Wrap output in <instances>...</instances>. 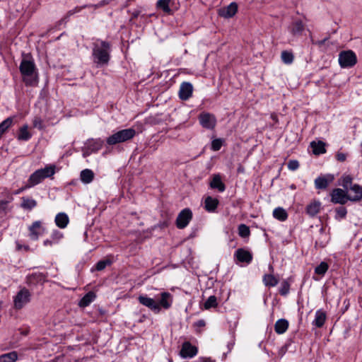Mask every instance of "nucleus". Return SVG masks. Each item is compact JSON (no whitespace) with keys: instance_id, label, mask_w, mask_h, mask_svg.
<instances>
[{"instance_id":"f257e3e1","label":"nucleus","mask_w":362,"mask_h":362,"mask_svg":"<svg viewBox=\"0 0 362 362\" xmlns=\"http://www.w3.org/2000/svg\"><path fill=\"white\" fill-rule=\"evenodd\" d=\"M110 45L107 42L96 40L93 43V59L98 66H103L110 60Z\"/></svg>"},{"instance_id":"f03ea898","label":"nucleus","mask_w":362,"mask_h":362,"mask_svg":"<svg viewBox=\"0 0 362 362\" xmlns=\"http://www.w3.org/2000/svg\"><path fill=\"white\" fill-rule=\"evenodd\" d=\"M19 69L23 76V81L26 86H34L37 85L38 82L37 73L33 61L23 59Z\"/></svg>"},{"instance_id":"7ed1b4c3","label":"nucleus","mask_w":362,"mask_h":362,"mask_svg":"<svg viewBox=\"0 0 362 362\" xmlns=\"http://www.w3.org/2000/svg\"><path fill=\"white\" fill-rule=\"evenodd\" d=\"M55 169L54 165H48L44 168L37 170L30 175L25 187H33L40 183L44 179L52 177L55 173Z\"/></svg>"},{"instance_id":"20e7f679","label":"nucleus","mask_w":362,"mask_h":362,"mask_svg":"<svg viewBox=\"0 0 362 362\" xmlns=\"http://www.w3.org/2000/svg\"><path fill=\"white\" fill-rule=\"evenodd\" d=\"M136 134L133 128H129L117 132L107 139L109 145H115L132 139Z\"/></svg>"},{"instance_id":"39448f33","label":"nucleus","mask_w":362,"mask_h":362,"mask_svg":"<svg viewBox=\"0 0 362 362\" xmlns=\"http://www.w3.org/2000/svg\"><path fill=\"white\" fill-rule=\"evenodd\" d=\"M356 62V55L351 50L343 51L339 54V63L341 68L352 67Z\"/></svg>"},{"instance_id":"423d86ee","label":"nucleus","mask_w":362,"mask_h":362,"mask_svg":"<svg viewBox=\"0 0 362 362\" xmlns=\"http://www.w3.org/2000/svg\"><path fill=\"white\" fill-rule=\"evenodd\" d=\"M31 294L30 291L23 288L21 289L13 297V306L15 309L20 310L23 308L30 300Z\"/></svg>"},{"instance_id":"0eeeda50","label":"nucleus","mask_w":362,"mask_h":362,"mask_svg":"<svg viewBox=\"0 0 362 362\" xmlns=\"http://www.w3.org/2000/svg\"><path fill=\"white\" fill-rule=\"evenodd\" d=\"M173 302V297L171 293L168 292H162L160 294V298H158V301H156V304L158 307L157 313L160 312L161 308L165 310L169 309L172 306Z\"/></svg>"},{"instance_id":"6e6552de","label":"nucleus","mask_w":362,"mask_h":362,"mask_svg":"<svg viewBox=\"0 0 362 362\" xmlns=\"http://www.w3.org/2000/svg\"><path fill=\"white\" fill-rule=\"evenodd\" d=\"M104 141L100 139H89L86 143V149L83 152V156H88L93 152L99 151L103 146Z\"/></svg>"},{"instance_id":"1a4fd4ad","label":"nucleus","mask_w":362,"mask_h":362,"mask_svg":"<svg viewBox=\"0 0 362 362\" xmlns=\"http://www.w3.org/2000/svg\"><path fill=\"white\" fill-rule=\"evenodd\" d=\"M192 218V213L189 209H185L178 214L176 225L178 228H185Z\"/></svg>"},{"instance_id":"9d476101","label":"nucleus","mask_w":362,"mask_h":362,"mask_svg":"<svg viewBox=\"0 0 362 362\" xmlns=\"http://www.w3.org/2000/svg\"><path fill=\"white\" fill-rule=\"evenodd\" d=\"M45 231V228L43 227L42 222L36 221L29 227L30 238L33 240H37Z\"/></svg>"},{"instance_id":"9b49d317","label":"nucleus","mask_w":362,"mask_h":362,"mask_svg":"<svg viewBox=\"0 0 362 362\" xmlns=\"http://www.w3.org/2000/svg\"><path fill=\"white\" fill-rule=\"evenodd\" d=\"M331 200L333 203L336 204H345L349 199L346 190H343L340 188L334 189L331 193Z\"/></svg>"},{"instance_id":"f8f14e48","label":"nucleus","mask_w":362,"mask_h":362,"mask_svg":"<svg viewBox=\"0 0 362 362\" xmlns=\"http://www.w3.org/2000/svg\"><path fill=\"white\" fill-rule=\"evenodd\" d=\"M201 125L206 129H213L216 125V118L209 113H202L199 117Z\"/></svg>"},{"instance_id":"ddd939ff","label":"nucleus","mask_w":362,"mask_h":362,"mask_svg":"<svg viewBox=\"0 0 362 362\" xmlns=\"http://www.w3.org/2000/svg\"><path fill=\"white\" fill-rule=\"evenodd\" d=\"M305 25L303 21L300 19H296L288 27V30L293 36H299L302 34Z\"/></svg>"},{"instance_id":"4468645a","label":"nucleus","mask_w":362,"mask_h":362,"mask_svg":"<svg viewBox=\"0 0 362 362\" xmlns=\"http://www.w3.org/2000/svg\"><path fill=\"white\" fill-rule=\"evenodd\" d=\"M346 192L349 199L351 201H359L362 198V187L357 184H354L348 188Z\"/></svg>"},{"instance_id":"2eb2a0df","label":"nucleus","mask_w":362,"mask_h":362,"mask_svg":"<svg viewBox=\"0 0 362 362\" xmlns=\"http://www.w3.org/2000/svg\"><path fill=\"white\" fill-rule=\"evenodd\" d=\"M192 85L189 82H183L180 87L179 97L182 100H187L192 96Z\"/></svg>"},{"instance_id":"dca6fc26","label":"nucleus","mask_w":362,"mask_h":362,"mask_svg":"<svg viewBox=\"0 0 362 362\" xmlns=\"http://www.w3.org/2000/svg\"><path fill=\"white\" fill-rule=\"evenodd\" d=\"M138 300L144 306H146L153 312L157 313L158 307L154 298H150L146 295H140L138 297Z\"/></svg>"},{"instance_id":"f3484780","label":"nucleus","mask_w":362,"mask_h":362,"mask_svg":"<svg viewBox=\"0 0 362 362\" xmlns=\"http://www.w3.org/2000/svg\"><path fill=\"white\" fill-rule=\"evenodd\" d=\"M197 354V347L192 346L189 342L186 341L182 344L180 351V356L182 358H192Z\"/></svg>"},{"instance_id":"a211bd4d","label":"nucleus","mask_w":362,"mask_h":362,"mask_svg":"<svg viewBox=\"0 0 362 362\" xmlns=\"http://www.w3.org/2000/svg\"><path fill=\"white\" fill-rule=\"evenodd\" d=\"M334 176L330 174L318 177L315 180V187L320 189H326L329 184L334 180Z\"/></svg>"},{"instance_id":"6ab92c4d","label":"nucleus","mask_w":362,"mask_h":362,"mask_svg":"<svg viewBox=\"0 0 362 362\" xmlns=\"http://www.w3.org/2000/svg\"><path fill=\"white\" fill-rule=\"evenodd\" d=\"M234 256L238 259V261L247 264L250 263L252 259V253L250 251L245 250L243 248L238 249L235 251Z\"/></svg>"},{"instance_id":"aec40b11","label":"nucleus","mask_w":362,"mask_h":362,"mask_svg":"<svg viewBox=\"0 0 362 362\" xmlns=\"http://www.w3.org/2000/svg\"><path fill=\"white\" fill-rule=\"evenodd\" d=\"M238 6L235 3H230L227 7L219 11V15L224 18H231L237 12Z\"/></svg>"},{"instance_id":"412c9836","label":"nucleus","mask_w":362,"mask_h":362,"mask_svg":"<svg viewBox=\"0 0 362 362\" xmlns=\"http://www.w3.org/2000/svg\"><path fill=\"white\" fill-rule=\"evenodd\" d=\"M310 146L315 155H320L326 152L325 144L323 141H312Z\"/></svg>"},{"instance_id":"4be33fe9","label":"nucleus","mask_w":362,"mask_h":362,"mask_svg":"<svg viewBox=\"0 0 362 362\" xmlns=\"http://www.w3.org/2000/svg\"><path fill=\"white\" fill-rule=\"evenodd\" d=\"M210 187L213 189H218L219 192H223L226 189L225 185L221 181L219 174L214 175L210 182Z\"/></svg>"},{"instance_id":"5701e85b","label":"nucleus","mask_w":362,"mask_h":362,"mask_svg":"<svg viewBox=\"0 0 362 362\" xmlns=\"http://www.w3.org/2000/svg\"><path fill=\"white\" fill-rule=\"evenodd\" d=\"M325 320L326 313L322 310H317L315 312V320H313V324L317 327H321L323 326Z\"/></svg>"},{"instance_id":"b1692460","label":"nucleus","mask_w":362,"mask_h":362,"mask_svg":"<svg viewBox=\"0 0 362 362\" xmlns=\"http://www.w3.org/2000/svg\"><path fill=\"white\" fill-rule=\"evenodd\" d=\"M55 223L60 228H64L67 226L69 219L65 213H59L55 217Z\"/></svg>"},{"instance_id":"393cba45","label":"nucleus","mask_w":362,"mask_h":362,"mask_svg":"<svg viewBox=\"0 0 362 362\" xmlns=\"http://www.w3.org/2000/svg\"><path fill=\"white\" fill-rule=\"evenodd\" d=\"M288 328V322L285 319L278 320L274 325V330L279 334H282Z\"/></svg>"},{"instance_id":"a878e982","label":"nucleus","mask_w":362,"mask_h":362,"mask_svg":"<svg viewBox=\"0 0 362 362\" xmlns=\"http://www.w3.org/2000/svg\"><path fill=\"white\" fill-rule=\"evenodd\" d=\"M94 173L90 169H84L80 173V179L84 184L90 183L94 179Z\"/></svg>"},{"instance_id":"bb28decb","label":"nucleus","mask_w":362,"mask_h":362,"mask_svg":"<svg viewBox=\"0 0 362 362\" xmlns=\"http://www.w3.org/2000/svg\"><path fill=\"white\" fill-rule=\"evenodd\" d=\"M272 215L279 221H285L288 218V213L282 207H276L274 209Z\"/></svg>"},{"instance_id":"cd10ccee","label":"nucleus","mask_w":362,"mask_h":362,"mask_svg":"<svg viewBox=\"0 0 362 362\" xmlns=\"http://www.w3.org/2000/svg\"><path fill=\"white\" fill-rule=\"evenodd\" d=\"M321 203L318 201H314L308 205L306 208L307 213L311 216H315L320 210Z\"/></svg>"},{"instance_id":"c85d7f7f","label":"nucleus","mask_w":362,"mask_h":362,"mask_svg":"<svg viewBox=\"0 0 362 362\" xmlns=\"http://www.w3.org/2000/svg\"><path fill=\"white\" fill-rule=\"evenodd\" d=\"M204 204L206 210L209 212H211L216 209L218 204V201L216 198L207 197L205 199Z\"/></svg>"},{"instance_id":"c756f323","label":"nucleus","mask_w":362,"mask_h":362,"mask_svg":"<svg viewBox=\"0 0 362 362\" xmlns=\"http://www.w3.org/2000/svg\"><path fill=\"white\" fill-rule=\"evenodd\" d=\"M95 298V295L93 292L90 291L87 293L80 300L78 305L80 307H86L91 303Z\"/></svg>"},{"instance_id":"7c9ffc66","label":"nucleus","mask_w":362,"mask_h":362,"mask_svg":"<svg viewBox=\"0 0 362 362\" xmlns=\"http://www.w3.org/2000/svg\"><path fill=\"white\" fill-rule=\"evenodd\" d=\"M18 360V353L15 351L0 355V362H16Z\"/></svg>"},{"instance_id":"2f4dec72","label":"nucleus","mask_w":362,"mask_h":362,"mask_svg":"<svg viewBox=\"0 0 362 362\" xmlns=\"http://www.w3.org/2000/svg\"><path fill=\"white\" fill-rule=\"evenodd\" d=\"M37 205V202L35 199L27 198V197H22V203L21 206L25 209H32L35 208Z\"/></svg>"},{"instance_id":"473e14b6","label":"nucleus","mask_w":362,"mask_h":362,"mask_svg":"<svg viewBox=\"0 0 362 362\" xmlns=\"http://www.w3.org/2000/svg\"><path fill=\"white\" fill-rule=\"evenodd\" d=\"M263 282L267 286H275L279 280L272 274H265L263 277Z\"/></svg>"},{"instance_id":"72a5a7b5","label":"nucleus","mask_w":362,"mask_h":362,"mask_svg":"<svg viewBox=\"0 0 362 362\" xmlns=\"http://www.w3.org/2000/svg\"><path fill=\"white\" fill-rule=\"evenodd\" d=\"M28 127L27 125L23 126L19 131L18 139L22 141H28L31 138V134L29 133Z\"/></svg>"},{"instance_id":"f704fd0d","label":"nucleus","mask_w":362,"mask_h":362,"mask_svg":"<svg viewBox=\"0 0 362 362\" xmlns=\"http://www.w3.org/2000/svg\"><path fill=\"white\" fill-rule=\"evenodd\" d=\"M12 117H8L0 123V137L12 125Z\"/></svg>"},{"instance_id":"c9c22d12","label":"nucleus","mask_w":362,"mask_h":362,"mask_svg":"<svg viewBox=\"0 0 362 362\" xmlns=\"http://www.w3.org/2000/svg\"><path fill=\"white\" fill-rule=\"evenodd\" d=\"M170 0H158L157 1V6L161 8L165 13H170L171 9L169 6Z\"/></svg>"},{"instance_id":"e433bc0d","label":"nucleus","mask_w":362,"mask_h":362,"mask_svg":"<svg viewBox=\"0 0 362 362\" xmlns=\"http://www.w3.org/2000/svg\"><path fill=\"white\" fill-rule=\"evenodd\" d=\"M328 264L325 262H322L318 266L315 267V273L320 276H324L328 270Z\"/></svg>"},{"instance_id":"4c0bfd02","label":"nucleus","mask_w":362,"mask_h":362,"mask_svg":"<svg viewBox=\"0 0 362 362\" xmlns=\"http://www.w3.org/2000/svg\"><path fill=\"white\" fill-rule=\"evenodd\" d=\"M218 303H217V300H216V296H211L208 298V299L206 300V302L204 303V308L208 310V309H210L211 308H216L217 306Z\"/></svg>"},{"instance_id":"58836bf2","label":"nucleus","mask_w":362,"mask_h":362,"mask_svg":"<svg viewBox=\"0 0 362 362\" xmlns=\"http://www.w3.org/2000/svg\"><path fill=\"white\" fill-rule=\"evenodd\" d=\"M281 57L282 61L286 64H291L294 58L293 54L287 51L282 52Z\"/></svg>"},{"instance_id":"ea45409f","label":"nucleus","mask_w":362,"mask_h":362,"mask_svg":"<svg viewBox=\"0 0 362 362\" xmlns=\"http://www.w3.org/2000/svg\"><path fill=\"white\" fill-rule=\"evenodd\" d=\"M250 230L247 226L240 224L238 227V234L242 238H247L250 235Z\"/></svg>"},{"instance_id":"a19ab883","label":"nucleus","mask_w":362,"mask_h":362,"mask_svg":"<svg viewBox=\"0 0 362 362\" xmlns=\"http://www.w3.org/2000/svg\"><path fill=\"white\" fill-rule=\"evenodd\" d=\"M352 182V177L350 175H344L341 179V185L344 188L348 189L351 186Z\"/></svg>"},{"instance_id":"79ce46f5","label":"nucleus","mask_w":362,"mask_h":362,"mask_svg":"<svg viewBox=\"0 0 362 362\" xmlns=\"http://www.w3.org/2000/svg\"><path fill=\"white\" fill-rule=\"evenodd\" d=\"M290 288V284L287 281H284L279 288V293L282 296H286L288 293Z\"/></svg>"},{"instance_id":"37998d69","label":"nucleus","mask_w":362,"mask_h":362,"mask_svg":"<svg viewBox=\"0 0 362 362\" xmlns=\"http://www.w3.org/2000/svg\"><path fill=\"white\" fill-rule=\"evenodd\" d=\"M347 211L345 207L340 206L336 209V218L342 219L346 215Z\"/></svg>"},{"instance_id":"c03bdc74","label":"nucleus","mask_w":362,"mask_h":362,"mask_svg":"<svg viewBox=\"0 0 362 362\" xmlns=\"http://www.w3.org/2000/svg\"><path fill=\"white\" fill-rule=\"evenodd\" d=\"M110 264H111V261H110L109 259L101 260V261H99L96 264L95 269L98 271H101V270L104 269L107 265H110Z\"/></svg>"},{"instance_id":"a18cd8bd","label":"nucleus","mask_w":362,"mask_h":362,"mask_svg":"<svg viewBox=\"0 0 362 362\" xmlns=\"http://www.w3.org/2000/svg\"><path fill=\"white\" fill-rule=\"evenodd\" d=\"M223 145V141L221 139H216L211 142V149L214 151H218Z\"/></svg>"},{"instance_id":"49530a36","label":"nucleus","mask_w":362,"mask_h":362,"mask_svg":"<svg viewBox=\"0 0 362 362\" xmlns=\"http://www.w3.org/2000/svg\"><path fill=\"white\" fill-rule=\"evenodd\" d=\"M298 168H299V163L296 160H291L288 163V168L290 170L293 171V170H297Z\"/></svg>"},{"instance_id":"de8ad7c7","label":"nucleus","mask_w":362,"mask_h":362,"mask_svg":"<svg viewBox=\"0 0 362 362\" xmlns=\"http://www.w3.org/2000/svg\"><path fill=\"white\" fill-rule=\"evenodd\" d=\"M52 238L54 243H57L63 237L62 233L59 230H54L52 233Z\"/></svg>"},{"instance_id":"09e8293b","label":"nucleus","mask_w":362,"mask_h":362,"mask_svg":"<svg viewBox=\"0 0 362 362\" xmlns=\"http://www.w3.org/2000/svg\"><path fill=\"white\" fill-rule=\"evenodd\" d=\"M33 126L36 128L42 129V120L40 118H35V119L33 120Z\"/></svg>"},{"instance_id":"8fccbe9b","label":"nucleus","mask_w":362,"mask_h":362,"mask_svg":"<svg viewBox=\"0 0 362 362\" xmlns=\"http://www.w3.org/2000/svg\"><path fill=\"white\" fill-rule=\"evenodd\" d=\"M337 158L339 161H344L346 158V156L343 153H339L337 155Z\"/></svg>"},{"instance_id":"3c124183","label":"nucleus","mask_w":362,"mask_h":362,"mask_svg":"<svg viewBox=\"0 0 362 362\" xmlns=\"http://www.w3.org/2000/svg\"><path fill=\"white\" fill-rule=\"evenodd\" d=\"M19 330L21 331V334L25 336L27 335L30 332V329L28 327H22Z\"/></svg>"},{"instance_id":"603ef678","label":"nucleus","mask_w":362,"mask_h":362,"mask_svg":"<svg viewBox=\"0 0 362 362\" xmlns=\"http://www.w3.org/2000/svg\"><path fill=\"white\" fill-rule=\"evenodd\" d=\"M7 201H1L0 202V211L4 210L7 206Z\"/></svg>"},{"instance_id":"864d4df0","label":"nucleus","mask_w":362,"mask_h":362,"mask_svg":"<svg viewBox=\"0 0 362 362\" xmlns=\"http://www.w3.org/2000/svg\"><path fill=\"white\" fill-rule=\"evenodd\" d=\"M53 242H54L53 240H45L44 241L43 244L45 246L52 245Z\"/></svg>"},{"instance_id":"5fc2aeb1","label":"nucleus","mask_w":362,"mask_h":362,"mask_svg":"<svg viewBox=\"0 0 362 362\" xmlns=\"http://www.w3.org/2000/svg\"><path fill=\"white\" fill-rule=\"evenodd\" d=\"M27 188H28V187H25H25H21V188H20L19 189L16 190V191L14 192V194H18L21 193V192H22L25 189H27Z\"/></svg>"},{"instance_id":"6e6d98bb","label":"nucleus","mask_w":362,"mask_h":362,"mask_svg":"<svg viewBox=\"0 0 362 362\" xmlns=\"http://www.w3.org/2000/svg\"><path fill=\"white\" fill-rule=\"evenodd\" d=\"M202 360L203 362H214V361L211 360L209 358H204Z\"/></svg>"},{"instance_id":"4d7b16f0","label":"nucleus","mask_w":362,"mask_h":362,"mask_svg":"<svg viewBox=\"0 0 362 362\" xmlns=\"http://www.w3.org/2000/svg\"><path fill=\"white\" fill-rule=\"evenodd\" d=\"M199 323L200 325H203L204 324V321H199Z\"/></svg>"}]
</instances>
